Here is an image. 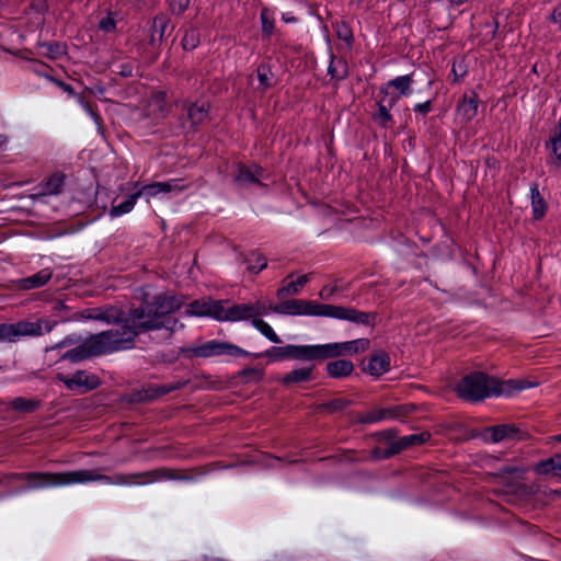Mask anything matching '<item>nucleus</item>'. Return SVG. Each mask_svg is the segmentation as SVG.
Returning a JSON list of instances; mask_svg holds the SVG:
<instances>
[{
  "instance_id": "26",
  "label": "nucleus",
  "mask_w": 561,
  "mask_h": 561,
  "mask_svg": "<svg viewBox=\"0 0 561 561\" xmlns=\"http://www.w3.org/2000/svg\"><path fill=\"white\" fill-rule=\"evenodd\" d=\"M313 365L293 369L283 376L280 382L285 387H288L293 383L309 382L313 379Z\"/></svg>"
},
{
  "instance_id": "61",
  "label": "nucleus",
  "mask_w": 561,
  "mask_h": 561,
  "mask_svg": "<svg viewBox=\"0 0 561 561\" xmlns=\"http://www.w3.org/2000/svg\"><path fill=\"white\" fill-rule=\"evenodd\" d=\"M335 291H336L335 286L325 285L321 288L319 296H320V298H322L324 300H329L332 298V296L334 295Z\"/></svg>"
},
{
  "instance_id": "17",
  "label": "nucleus",
  "mask_w": 561,
  "mask_h": 561,
  "mask_svg": "<svg viewBox=\"0 0 561 561\" xmlns=\"http://www.w3.org/2000/svg\"><path fill=\"white\" fill-rule=\"evenodd\" d=\"M186 111V117L190 122V128L196 133L201 125L209 118L210 105L208 102H188L183 103Z\"/></svg>"
},
{
  "instance_id": "60",
  "label": "nucleus",
  "mask_w": 561,
  "mask_h": 561,
  "mask_svg": "<svg viewBox=\"0 0 561 561\" xmlns=\"http://www.w3.org/2000/svg\"><path fill=\"white\" fill-rule=\"evenodd\" d=\"M548 20L553 23L558 24L559 31H561V4L557 5L551 14L549 15Z\"/></svg>"
},
{
  "instance_id": "19",
  "label": "nucleus",
  "mask_w": 561,
  "mask_h": 561,
  "mask_svg": "<svg viewBox=\"0 0 561 561\" xmlns=\"http://www.w3.org/2000/svg\"><path fill=\"white\" fill-rule=\"evenodd\" d=\"M263 174L264 169L257 163L248 165L240 162L237 164V173L233 180L240 184H255L261 187H266L267 185L261 181Z\"/></svg>"
},
{
  "instance_id": "40",
  "label": "nucleus",
  "mask_w": 561,
  "mask_h": 561,
  "mask_svg": "<svg viewBox=\"0 0 561 561\" xmlns=\"http://www.w3.org/2000/svg\"><path fill=\"white\" fill-rule=\"evenodd\" d=\"M38 46L46 49V51L43 53V56L51 60L58 59L66 54V45L60 42H44L38 43Z\"/></svg>"
},
{
  "instance_id": "50",
  "label": "nucleus",
  "mask_w": 561,
  "mask_h": 561,
  "mask_svg": "<svg viewBox=\"0 0 561 561\" xmlns=\"http://www.w3.org/2000/svg\"><path fill=\"white\" fill-rule=\"evenodd\" d=\"M379 94L381 96L378 102H385L386 106L389 108H392L401 98L399 94L390 93L389 89L385 85L380 87Z\"/></svg>"
},
{
  "instance_id": "6",
  "label": "nucleus",
  "mask_w": 561,
  "mask_h": 561,
  "mask_svg": "<svg viewBox=\"0 0 561 561\" xmlns=\"http://www.w3.org/2000/svg\"><path fill=\"white\" fill-rule=\"evenodd\" d=\"M175 480V481H191L194 479L192 474H180L178 470L167 467L157 468L144 472L133 473H114L113 484L116 485H130V484H147L159 480Z\"/></svg>"
},
{
  "instance_id": "4",
  "label": "nucleus",
  "mask_w": 561,
  "mask_h": 561,
  "mask_svg": "<svg viewBox=\"0 0 561 561\" xmlns=\"http://www.w3.org/2000/svg\"><path fill=\"white\" fill-rule=\"evenodd\" d=\"M251 304H230L229 299L215 300L211 297L195 299L188 304L186 314L211 318L219 322H237L254 319Z\"/></svg>"
},
{
  "instance_id": "10",
  "label": "nucleus",
  "mask_w": 561,
  "mask_h": 561,
  "mask_svg": "<svg viewBox=\"0 0 561 561\" xmlns=\"http://www.w3.org/2000/svg\"><path fill=\"white\" fill-rule=\"evenodd\" d=\"M368 339H357L347 342H334L313 345L314 362L339 358L344 355H355L365 352L369 347Z\"/></svg>"
},
{
  "instance_id": "22",
  "label": "nucleus",
  "mask_w": 561,
  "mask_h": 561,
  "mask_svg": "<svg viewBox=\"0 0 561 561\" xmlns=\"http://www.w3.org/2000/svg\"><path fill=\"white\" fill-rule=\"evenodd\" d=\"M53 276L50 268H43L34 275L21 278L16 282L19 289L30 290L46 285Z\"/></svg>"
},
{
  "instance_id": "48",
  "label": "nucleus",
  "mask_w": 561,
  "mask_h": 561,
  "mask_svg": "<svg viewBox=\"0 0 561 561\" xmlns=\"http://www.w3.org/2000/svg\"><path fill=\"white\" fill-rule=\"evenodd\" d=\"M262 34L265 38H270L274 32V19L270 16L267 8H263L260 13Z\"/></svg>"
},
{
  "instance_id": "2",
  "label": "nucleus",
  "mask_w": 561,
  "mask_h": 561,
  "mask_svg": "<svg viewBox=\"0 0 561 561\" xmlns=\"http://www.w3.org/2000/svg\"><path fill=\"white\" fill-rule=\"evenodd\" d=\"M533 386L524 379L500 380L483 371H471L456 383L455 391L461 400L476 403L490 397H510Z\"/></svg>"
},
{
  "instance_id": "11",
  "label": "nucleus",
  "mask_w": 561,
  "mask_h": 561,
  "mask_svg": "<svg viewBox=\"0 0 561 561\" xmlns=\"http://www.w3.org/2000/svg\"><path fill=\"white\" fill-rule=\"evenodd\" d=\"M249 356L253 358L267 357L271 362H283L287 359L297 362H314L313 345L287 344L285 346H272L264 352H250Z\"/></svg>"
},
{
  "instance_id": "58",
  "label": "nucleus",
  "mask_w": 561,
  "mask_h": 561,
  "mask_svg": "<svg viewBox=\"0 0 561 561\" xmlns=\"http://www.w3.org/2000/svg\"><path fill=\"white\" fill-rule=\"evenodd\" d=\"M483 26L490 30L488 33L489 41L494 39L499 31V21L494 18L491 22H485Z\"/></svg>"
},
{
  "instance_id": "18",
  "label": "nucleus",
  "mask_w": 561,
  "mask_h": 561,
  "mask_svg": "<svg viewBox=\"0 0 561 561\" xmlns=\"http://www.w3.org/2000/svg\"><path fill=\"white\" fill-rule=\"evenodd\" d=\"M163 42L161 37L149 32L148 38L136 43V50L144 60L153 64L161 55Z\"/></svg>"
},
{
  "instance_id": "20",
  "label": "nucleus",
  "mask_w": 561,
  "mask_h": 561,
  "mask_svg": "<svg viewBox=\"0 0 561 561\" xmlns=\"http://www.w3.org/2000/svg\"><path fill=\"white\" fill-rule=\"evenodd\" d=\"M390 364V355L386 351L380 350L370 355L367 364H363L362 370L375 378H379L389 371Z\"/></svg>"
},
{
  "instance_id": "28",
  "label": "nucleus",
  "mask_w": 561,
  "mask_h": 561,
  "mask_svg": "<svg viewBox=\"0 0 561 561\" xmlns=\"http://www.w3.org/2000/svg\"><path fill=\"white\" fill-rule=\"evenodd\" d=\"M256 77L259 80L257 90L262 93L276 85L275 75L268 62L263 61L256 67Z\"/></svg>"
},
{
  "instance_id": "15",
  "label": "nucleus",
  "mask_w": 561,
  "mask_h": 561,
  "mask_svg": "<svg viewBox=\"0 0 561 561\" xmlns=\"http://www.w3.org/2000/svg\"><path fill=\"white\" fill-rule=\"evenodd\" d=\"M415 411L413 404H399L387 408H378L367 412L360 417L364 424L376 423L386 419L401 420Z\"/></svg>"
},
{
  "instance_id": "29",
  "label": "nucleus",
  "mask_w": 561,
  "mask_h": 561,
  "mask_svg": "<svg viewBox=\"0 0 561 561\" xmlns=\"http://www.w3.org/2000/svg\"><path fill=\"white\" fill-rule=\"evenodd\" d=\"M8 405L11 410L23 413L31 414L36 412L42 407V401L37 398H24L16 397L8 402Z\"/></svg>"
},
{
  "instance_id": "37",
  "label": "nucleus",
  "mask_w": 561,
  "mask_h": 561,
  "mask_svg": "<svg viewBox=\"0 0 561 561\" xmlns=\"http://www.w3.org/2000/svg\"><path fill=\"white\" fill-rule=\"evenodd\" d=\"M353 400L346 398H335L328 402H323L317 405V410L328 412L330 414L342 412L353 404Z\"/></svg>"
},
{
  "instance_id": "3",
  "label": "nucleus",
  "mask_w": 561,
  "mask_h": 561,
  "mask_svg": "<svg viewBox=\"0 0 561 561\" xmlns=\"http://www.w3.org/2000/svg\"><path fill=\"white\" fill-rule=\"evenodd\" d=\"M164 323L157 322L149 306L148 294L145 293L141 304L125 311L123 329H112V337L117 351L129 350L135 346L136 337L141 333L161 330Z\"/></svg>"
},
{
  "instance_id": "30",
  "label": "nucleus",
  "mask_w": 561,
  "mask_h": 561,
  "mask_svg": "<svg viewBox=\"0 0 561 561\" xmlns=\"http://www.w3.org/2000/svg\"><path fill=\"white\" fill-rule=\"evenodd\" d=\"M94 314L89 317L94 320L104 321L108 324H117L123 329L125 311L117 308H110L106 311L101 312L99 309H93Z\"/></svg>"
},
{
  "instance_id": "25",
  "label": "nucleus",
  "mask_w": 561,
  "mask_h": 561,
  "mask_svg": "<svg viewBox=\"0 0 561 561\" xmlns=\"http://www.w3.org/2000/svg\"><path fill=\"white\" fill-rule=\"evenodd\" d=\"M535 472L542 476L561 478V454H554L550 458L536 463Z\"/></svg>"
},
{
  "instance_id": "1",
  "label": "nucleus",
  "mask_w": 561,
  "mask_h": 561,
  "mask_svg": "<svg viewBox=\"0 0 561 561\" xmlns=\"http://www.w3.org/2000/svg\"><path fill=\"white\" fill-rule=\"evenodd\" d=\"M87 482L113 484V476L102 474L98 469H81L64 472H11L4 476L3 479H0V484L12 488L7 493L8 495Z\"/></svg>"
},
{
  "instance_id": "56",
  "label": "nucleus",
  "mask_w": 561,
  "mask_h": 561,
  "mask_svg": "<svg viewBox=\"0 0 561 561\" xmlns=\"http://www.w3.org/2000/svg\"><path fill=\"white\" fill-rule=\"evenodd\" d=\"M134 64L133 62H123L118 65V70L116 71L123 78H130L134 76Z\"/></svg>"
},
{
  "instance_id": "5",
  "label": "nucleus",
  "mask_w": 561,
  "mask_h": 561,
  "mask_svg": "<svg viewBox=\"0 0 561 561\" xmlns=\"http://www.w3.org/2000/svg\"><path fill=\"white\" fill-rule=\"evenodd\" d=\"M115 336L112 332L102 331L96 334H91L80 345L67 351L62 355V359H68L72 363H78L91 357L117 352L112 337Z\"/></svg>"
},
{
  "instance_id": "53",
  "label": "nucleus",
  "mask_w": 561,
  "mask_h": 561,
  "mask_svg": "<svg viewBox=\"0 0 561 561\" xmlns=\"http://www.w3.org/2000/svg\"><path fill=\"white\" fill-rule=\"evenodd\" d=\"M321 309V304L314 300H305L302 304V316H314L319 317V310Z\"/></svg>"
},
{
  "instance_id": "38",
  "label": "nucleus",
  "mask_w": 561,
  "mask_h": 561,
  "mask_svg": "<svg viewBox=\"0 0 561 561\" xmlns=\"http://www.w3.org/2000/svg\"><path fill=\"white\" fill-rule=\"evenodd\" d=\"M243 262L248 265L247 268L253 274H257L267 266L266 257L259 251H252L249 255L244 256Z\"/></svg>"
},
{
  "instance_id": "64",
  "label": "nucleus",
  "mask_w": 561,
  "mask_h": 561,
  "mask_svg": "<svg viewBox=\"0 0 561 561\" xmlns=\"http://www.w3.org/2000/svg\"><path fill=\"white\" fill-rule=\"evenodd\" d=\"M398 434V431L397 430H386V431H382L379 433V436L385 438V439H392L397 436Z\"/></svg>"
},
{
  "instance_id": "54",
  "label": "nucleus",
  "mask_w": 561,
  "mask_h": 561,
  "mask_svg": "<svg viewBox=\"0 0 561 561\" xmlns=\"http://www.w3.org/2000/svg\"><path fill=\"white\" fill-rule=\"evenodd\" d=\"M462 64H463V61L461 64H459L457 67L456 61H454L453 68H451L450 75H449V78H451V83H458L460 81V79H462L467 75V68Z\"/></svg>"
},
{
  "instance_id": "35",
  "label": "nucleus",
  "mask_w": 561,
  "mask_h": 561,
  "mask_svg": "<svg viewBox=\"0 0 561 561\" xmlns=\"http://www.w3.org/2000/svg\"><path fill=\"white\" fill-rule=\"evenodd\" d=\"M309 275L306 274L297 278L295 282H290L279 287L276 291V296L279 300L285 299L289 295H297L300 289L309 282Z\"/></svg>"
},
{
  "instance_id": "42",
  "label": "nucleus",
  "mask_w": 561,
  "mask_h": 561,
  "mask_svg": "<svg viewBox=\"0 0 561 561\" xmlns=\"http://www.w3.org/2000/svg\"><path fill=\"white\" fill-rule=\"evenodd\" d=\"M377 107L378 111L371 116L373 121L380 127H389V124L392 122L391 108L387 107L385 102H377Z\"/></svg>"
},
{
  "instance_id": "57",
  "label": "nucleus",
  "mask_w": 561,
  "mask_h": 561,
  "mask_svg": "<svg viewBox=\"0 0 561 561\" xmlns=\"http://www.w3.org/2000/svg\"><path fill=\"white\" fill-rule=\"evenodd\" d=\"M433 110L432 100L425 101L423 103H417L414 105L413 111L419 113L422 116H426Z\"/></svg>"
},
{
  "instance_id": "12",
  "label": "nucleus",
  "mask_w": 561,
  "mask_h": 561,
  "mask_svg": "<svg viewBox=\"0 0 561 561\" xmlns=\"http://www.w3.org/2000/svg\"><path fill=\"white\" fill-rule=\"evenodd\" d=\"M190 382V379H180L164 385L150 383L141 389H133L124 396V401L129 404L149 403L162 396L186 387Z\"/></svg>"
},
{
  "instance_id": "34",
  "label": "nucleus",
  "mask_w": 561,
  "mask_h": 561,
  "mask_svg": "<svg viewBox=\"0 0 561 561\" xmlns=\"http://www.w3.org/2000/svg\"><path fill=\"white\" fill-rule=\"evenodd\" d=\"M413 73L405 75V76H399L391 80H389L383 85L388 89L393 88L398 91L397 94L400 96H409L412 94V84H413Z\"/></svg>"
},
{
  "instance_id": "62",
  "label": "nucleus",
  "mask_w": 561,
  "mask_h": 561,
  "mask_svg": "<svg viewBox=\"0 0 561 561\" xmlns=\"http://www.w3.org/2000/svg\"><path fill=\"white\" fill-rule=\"evenodd\" d=\"M251 306L254 309V311L252 312L254 318L266 314L265 304L256 301L255 304H251Z\"/></svg>"
},
{
  "instance_id": "31",
  "label": "nucleus",
  "mask_w": 561,
  "mask_h": 561,
  "mask_svg": "<svg viewBox=\"0 0 561 561\" xmlns=\"http://www.w3.org/2000/svg\"><path fill=\"white\" fill-rule=\"evenodd\" d=\"M377 316V312H364L354 308L346 307L344 320L367 327H375Z\"/></svg>"
},
{
  "instance_id": "8",
  "label": "nucleus",
  "mask_w": 561,
  "mask_h": 561,
  "mask_svg": "<svg viewBox=\"0 0 561 561\" xmlns=\"http://www.w3.org/2000/svg\"><path fill=\"white\" fill-rule=\"evenodd\" d=\"M180 354L185 356L186 358L193 357H213V356H221L228 355L231 357H245L250 355V352L239 347L236 344H232L227 341H218L211 340L198 346L192 347H180Z\"/></svg>"
},
{
  "instance_id": "52",
  "label": "nucleus",
  "mask_w": 561,
  "mask_h": 561,
  "mask_svg": "<svg viewBox=\"0 0 561 561\" xmlns=\"http://www.w3.org/2000/svg\"><path fill=\"white\" fill-rule=\"evenodd\" d=\"M191 0H170L169 10L174 15L183 14L190 7Z\"/></svg>"
},
{
  "instance_id": "45",
  "label": "nucleus",
  "mask_w": 561,
  "mask_h": 561,
  "mask_svg": "<svg viewBox=\"0 0 561 561\" xmlns=\"http://www.w3.org/2000/svg\"><path fill=\"white\" fill-rule=\"evenodd\" d=\"M141 194H145L148 197L157 196L160 193H170L171 187L170 184L167 182H153L147 185H144L140 188Z\"/></svg>"
},
{
  "instance_id": "14",
  "label": "nucleus",
  "mask_w": 561,
  "mask_h": 561,
  "mask_svg": "<svg viewBox=\"0 0 561 561\" xmlns=\"http://www.w3.org/2000/svg\"><path fill=\"white\" fill-rule=\"evenodd\" d=\"M57 379L61 381L68 390L78 391L80 394L95 390L102 385V380L98 375L87 370H77L71 376L59 374Z\"/></svg>"
},
{
  "instance_id": "27",
  "label": "nucleus",
  "mask_w": 561,
  "mask_h": 561,
  "mask_svg": "<svg viewBox=\"0 0 561 561\" xmlns=\"http://www.w3.org/2000/svg\"><path fill=\"white\" fill-rule=\"evenodd\" d=\"M530 199L534 220H541L547 213L548 205L539 192V184L537 182L530 185Z\"/></svg>"
},
{
  "instance_id": "46",
  "label": "nucleus",
  "mask_w": 561,
  "mask_h": 561,
  "mask_svg": "<svg viewBox=\"0 0 561 561\" xmlns=\"http://www.w3.org/2000/svg\"><path fill=\"white\" fill-rule=\"evenodd\" d=\"M345 309H346V307H344V306L321 304V309L319 310V317H328V318L344 320Z\"/></svg>"
},
{
  "instance_id": "33",
  "label": "nucleus",
  "mask_w": 561,
  "mask_h": 561,
  "mask_svg": "<svg viewBox=\"0 0 561 561\" xmlns=\"http://www.w3.org/2000/svg\"><path fill=\"white\" fill-rule=\"evenodd\" d=\"M304 299L284 300L277 305H271L270 309L278 314L302 316Z\"/></svg>"
},
{
  "instance_id": "43",
  "label": "nucleus",
  "mask_w": 561,
  "mask_h": 561,
  "mask_svg": "<svg viewBox=\"0 0 561 561\" xmlns=\"http://www.w3.org/2000/svg\"><path fill=\"white\" fill-rule=\"evenodd\" d=\"M264 370L255 367H245L239 370L236 378H241L244 382L259 383L264 379Z\"/></svg>"
},
{
  "instance_id": "23",
  "label": "nucleus",
  "mask_w": 561,
  "mask_h": 561,
  "mask_svg": "<svg viewBox=\"0 0 561 561\" xmlns=\"http://www.w3.org/2000/svg\"><path fill=\"white\" fill-rule=\"evenodd\" d=\"M354 364L348 359H341L340 357L335 360H331L325 365V371L329 377L341 379L352 375L354 371Z\"/></svg>"
},
{
  "instance_id": "39",
  "label": "nucleus",
  "mask_w": 561,
  "mask_h": 561,
  "mask_svg": "<svg viewBox=\"0 0 561 561\" xmlns=\"http://www.w3.org/2000/svg\"><path fill=\"white\" fill-rule=\"evenodd\" d=\"M201 44V33L198 27L191 26L185 30L184 36L181 41V46L186 51L194 50Z\"/></svg>"
},
{
  "instance_id": "47",
  "label": "nucleus",
  "mask_w": 561,
  "mask_h": 561,
  "mask_svg": "<svg viewBox=\"0 0 561 561\" xmlns=\"http://www.w3.org/2000/svg\"><path fill=\"white\" fill-rule=\"evenodd\" d=\"M335 60L336 57L334 55H331V60L328 67V75L331 77V79H335L337 81L344 80L348 76L347 64L342 58L339 59L337 62L343 66V71L339 72L337 68L334 65Z\"/></svg>"
},
{
  "instance_id": "32",
  "label": "nucleus",
  "mask_w": 561,
  "mask_h": 561,
  "mask_svg": "<svg viewBox=\"0 0 561 561\" xmlns=\"http://www.w3.org/2000/svg\"><path fill=\"white\" fill-rule=\"evenodd\" d=\"M169 27H171V32L175 27L171 25V18L167 13L160 12L152 18L149 32L164 41Z\"/></svg>"
},
{
  "instance_id": "9",
  "label": "nucleus",
  "mask_w": 561,
  "mask_h": 561,
  "mask_svg": "<svg viewBox=\"0 0 561 561\" xmlns=\"http://www.w3.org/2000/svg\"><path fill=\"white\" fill-rule=\"evenodd\" d=\"M56 324L48 320L18 321L15 323H0V342H16L22 336H39L50 332Z\"/></svg>"
},
{
  "instance_id": "13",
  "label": "nucleus",
  "mask_w": 561,
  "mask_h": 561,
  "mask_svg": "<svg viewBox=\"0 0 561 561\" xmlns=\"http://www.w3.org/2000/svg\"><path fill=\"white\" fill-rule=\"evenodd\" d=\"M430 438L431 434L428 432L407 435L396 442H392L387 448L375 447L371 451V455L375 459L378 460L388 459L412 446L423 445L424 443L428 442Z\"/></svg>"
},
{
  "instance_id": "59",
  "label": "nucleus",
  "mask_w": 561,
  "mask_h": 561,
  "mask_svg": "<svg viewBox=\"0 0 561 561\" xmlns=\"http://www.w3.org/2000/svg\"><path fill=\"white\" fill-rule=\"evenodd\" d=\"M183 180L182 179H172L170 181H168V183L170 184V187H171V192H182L186 188H188V184H182Z\"/></svg>"
},
{
  "instance_id": "49",
  "label": "nucleus",
  "mask_w": 561,
  "mask_h": 561,
  "mask_svg": "<svg viewBox=\"0 0 561 561\" xmlns=\"http://www.w3.org/2000/svg\"><path fill=\"white\" fill-rule=\"evenodd\" d=\"M336 35L341 41L345 42L346 44H352V42L354 41L353 31L351 26L344 21L336 23Z\"/></svg>"
},
{
  "instance_id": "36",
  "label": "nucleus",
  "mask_w": 561,
  "mask_h": 561,
  "mask_svg": "<svg viewBox=\"0 0 561 561\" xmlns=\"http://www.w3.org/2000/svg\"><path fill=\"white\" fill-rule=\"evenodd\" d=\"M142 194H141L140 190L129 194L125 201H123L118 205H113L112 206V208L110 210V216L111 217H119V216H122L124 214H127V213L131 211V209L134 208L137 199Z\"/></svg>"
},
{
  "instance_id": "41",
  "label": "nucleus",
  "mask_w": 561,
  "mask_h": 561,
  "mask_svg": "<svg viewBox=\"0 0 561 561\" xmlns=\"http://www.w3.org/2000/svg\"><path fill=\"white\" fill-rule=\"evenodd\" d=\"M546 147L551 150V165L561 168V136H551L546 142Z\"/></svg>"
},
{
  "instance_id": "51",
  "label": "nucleus",
  "mask_w": 561,
  "mask_h": 561,
  "mask_svg": "<svg viewBox=\"0 0 561 561\" xmlns=\"http://www.w3.org/2000/svg\"><path fill=\"white\" fill-rule=\"evenodd\" d=\"M99 28L105 33H113L116 31V20L112 11H107V15L100 20Z\"/></svg>"
},
{
  "instance_id": "63",
  "label": "nucleus",
  "mask_w": 561,
  "mask_h": 561,
  "mask_svg": "<svg viewBox=\"0 0 561 561\" xmlns=\"http://www.w3.org/2000/svg\"><path fill=\"white\" fill-rule=\"evenodd\" d=\"M78 101L80 102V104L83 106V108L90 114L92 115L94 118H99V114L96 113V111L94 110V107L89 103L87 102L83 96H78Z\"/></svg>"
},
{
  "instance_id": "21",
  "label": "nucleus",
  "mask_w": 561,
  "mask_h": 561,
  "mask_svg": "<svg viewBox=\"0 0 561 561\" xmlns=\"http://www.w3.org/2000/svg\"><path fill=\"white\" fill-rule=\"evenodd\" d=\"M479 102L477 92L465 93L457 105V112L466 122H470L478 115Z\"/></svg>"
},
{
  "instance_id": "16",
  "label": "nucleus",
  "mask_w": 561,
  "mask_h": 561,
  "mask_svg": "<svg viewBox=\"0 0 561 561\" xmlns=\"http://www.w3.org/2000/svg\"><path fill=\"white\" fill-rule=\"evenodd\" d=\"M484 434H490L491 443H500L502 440H525L528 437V433L522 428L519 425L514 423L510 424H499L494 426L486 427L484 430Z\"/></svg>"
},
{
  "instance_id": "24",
  "label": "nucleus",
  "mask_w": 561,
  "mask_h": 561,
  "mask_svg": "<svg viewBox=\"0 0 561 561\" xmlns=\"http://www.w3.org/2000/svg\"><path fill=\"white\" fill-rule=\"evenodd\" d=\"M66 175L62 172H55L39 183L42 195H58L62 192Z\"/></svg>"
},
{
  "instance_id": "55",
  "label": "nucleus",
  "mask_w": 561,
  "mask_h": 561,
  "mask_svg": "<svg viewBox=\"0 0 561 561\" xmlns=\"http://www.w3.org/2000/svg\"><path fill=\"white\" fill-rule=\"evenodd\" d=\"M49 79L64 92H66L69 96L78 98L79 95L76 93L73 87L60 79H56L54 77H49Z\"/></svg>"
},
{
  "instance_id": "44",
  "label": "nucleus",
  "mask_w": 561,
  "mask_h": 561,
  "mask_svg": "<svg viewBox=\"0 0 561 561\" xmlns=\"http://www.w3.org/2000/svg\"><path fill=\"white\" fill-rule=\"evenodd\" d=\"M252 325L259 330L268 341L273 343H282L280 337L275 333L272 327L260 318H254L252 320Z\"/></svg>"
},
{
  "instance_id": "7",
  "label": "nucleus",
  "mask_w": 561,
  "mask_h": 561,
  "mask_svg": "<svg viewBox=\"0 0 561 561\" xmlns=\"http://www.w3.org/2000/svg\"><path fill=\"white\" fill-rule=\"evenodd\" d=\"M149 306L152 310L153 317L157 322H162V329L168 330L170 333L175 331L179 320L172 314L180 310L183 306V300L176 295H169L165 293L157 294L149 300Z\"/></svg>"
}]
</instances>
